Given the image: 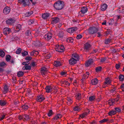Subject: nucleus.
<instances>
[{
	"instance_id": "obj_34",
	"label": "nucleus",
	"mask_w": 124,
	"mask_h": 124,
	"mask_svg": "<svg viewBox=\"0 0 124 124\" xmlns=\"http://www.w3.org/2000/svg\"><path fill=\"white\" fill-rule=\"evenodd\" d=\"M108 104L110 106L112 105L114 103V100H110L108 102Z\"/></svg>"
},
{
	"instance_id": "obj_39",
	"label": "nucleus",
	"mask_w": 124,
	"mask_h": 124,
	"mask_svg": "<svg viewBox=\"0 0 124 124\" xmlns=\"http://www.w3.org/2000/svg\"><path fill=\"white\" fill-rule=\"evenodd\" d=\"M118 11L119 13H124V7L120 8L118 9Z\"/></svg>"
},
{
	"instance_id": "obj_43",
	"label": "nucleus",
	"mask_w": 124,
	"mask_h": 124,
	"mask_svg": "<svg viewBox=\"0 0 124 124\" xmlns=\"http://www.w3.org/2000/svg\"><path fill=\"white\" fill-rule=\"evenodd\" d=\"M22 49L21 48H19L17 50L16 53V54H19L21 52Z\"/></svg>"
},
{
	"instance_id": "obj_46",
	"label": "nucleus",
	"mask_w": 124,
	"mask_h": 124,
	"mask_svg": "<svg viewBox=\"0 0 124 124\" xmlns=\"http://www.w3.org/2000/svg\"><path fill=\"white\" fill-rule=\"evenodd\" d=\"M111 40V39H105V43L106 44H108L110 42Z\"/></svg>"
},
{
	"instance_id": "obj_21",
	"label": "nucleus",
	"mask_w": 124,
	"mask_h": 124,
	"mask_svg": "<svg viewBox=\"0 0 124 124\" xmlns=\"http://www.w3.org/2000/svg\"><path fill=\"white\" fill-rule=\"evenodd\" d=\"M7 104V101L6 100H0V105L1 106H5Z\"/></svg>"
},
{
	"instance_id": "obj_35",
	"label": "nucleus",
	"mask_w": 124,
	"mask_h": 124,
	"mask_svg": "<svg viewBox=\"0 0 124 124\" xmlns=\"http://www.w3.org/2000/svg\"><path fill=\"white\" fill-rule=\"evenodd\" d=\"M4 91H3V93L5 94L8 91V86L6 85H5L4 88Z\"/></svg>"
},
{
	"instance_id": "obj_13",
	"label": "nucleus",
	"mask_w": 124,
	"mask_h": 124,
	"mask_svg": "<svg viewBox=\"0 0 124 124\" xmlns=\"http://www.w3.org/2000/svg\"><path fill=\"white\" fill-rule=\"evenodd\" d=\"M93 59H89L85 64V65L86 67L89 66L90 65L93 63Z\"/></svg>"
},
{
	"instance_id": "obj_4",
	"label": "nucleus",
	"mask_w": 124,
	"mask_h": 124,
	"mask_svg": "<svg viewBox=\"0 0 124 124\" xmlns=\"http://www.w3.org/2000/svg\"><path fill=\"white\" fill-rule=\"evenodd\" d=\"M65 49L64 46L63 45H59L57 47L56 51L60 52H63Z\"/></svg>"
},
{
	"instance_id": "obj_38",
	"label": "nucleus",
	"mask_w": 124,
	"mask_h": 124,
	"mask_svg": "<svg viewBox=\"0 0 124 124\" xmlns=\"http://www.w3.org/2000/svg\"><path fill=\"white\" fill-rule=\"evenodd\" d=\"M11 56L9 55H7L6 57V59L7 62L9 61L11 59Z\"/></svg>"
},
{
	"instance_id": "obj_18",
	"label": "nucleus",
	"mask_w": 124,
	"mask_h": 124,
	"mask_svg": "<svg viewBox=\"0 0 124 124\" xmlns=\"http://www.w3.org/2000/svg\"><path fill=\"white\" fill-rule=\"evenodd\" d=\"M77 61H78L79 59V55L77 54H73L72 55V57Z\"/></svg>"
},
{
	"instance_id": "obj_24",
	"label": "nucleus",
	"mask_w": 124,
	"mask_h": 124,
	"mask_svg": "<svg viewBox=\"0 0 124 124\" xmlns=\"http://www.w3.org/2000/svg\"><path fill=\"white\" fill-rule=\"evenodd\" d=\"M75 97L77 100H79L81 98V94L79 93H77L76 94Z\"/></svg>"
},
{
	"instance_id": "obj_37",
	"label": "nucleus",
	"mask_w": 124,
	"mask_h": 124,
	"mask_svg": "<svg viewBox=\"0 0 124 124\" xmlns=\"http://www.w3.org/2000/svg\"><path fill=\"white\" fill-rule=\"evenodd\" d=\"M119 78L120 81H123L124 79V76L123 75H120L119 76Z\"/></svg>"
},
{
	"instance_id": "obj_32",
	"label": "nucleus",
	"mask_w": 124,
	"mask_h": 124,
	"mask_svg": "<svg viewBox=\"0 0 124 124\" xmlns=\"http://www.w3.org/2000/svg\"><path fill=\"white\" fill-rule=\"evenodd\" d=\"M88 114V113L87 112H85L83 113L82 114L80 115V117H81V118H83L86 116Z\"/></svg>"
},
{
	"instance_id": "obj_59",
	"label": "nucleus",
	"mask_w": 124,
	"mask_h": 124,
	"mask_svg": "<svg viewBox=\"0 0 124 124\" xmlns=\"http://www.w3.org/2000/svg\"><path fill=\"white\" fill-rule=\"evenodd\" d=\"M114 22V20L113 19H111L110 21V22L109 23V25H112Z\"/></svg>"
},
{
	"instance_id": "obj_27",
	"label": "nucleus",
	"mask_w": 124,
	"mask_h": 124,
	"mask_svg": "<svg viewBox=\"0 0 124 124\" xmlns=\"http://www.w3.org/2000/svg\"><path fill=\"white\" fill-rule=\"evenodd\" d=\"M33 13V11H31L30 12H27L25 14V16L26 17H29L32 15Z\"/></svg>"
},
{
	"instance_id": "obj_8",
	"label": "nucleus",
	"mask_w": 124,
	"mask_h": 124,
	"mask_svg": "<svg viewBox=\"0 0 124 124\" xmlns=\"http://www.w3.org/2000/svg\"><path fill=\"white\" fill-rule=\"evenodd\" d=\"M52 33H49L46 34L45 36V38L46 40H49L52 38Z\"/></svg>"
},
{
	"instance_id": "obj_51",
	"label": "nucleus",
	"mask_w": 124,
	"mask_h": 124,
	"mask_svg": "<svg viewBox=\"0 0 124 124\" xmlns=\"http://www.w3.org/2000/svg\"><path fill=\"white\" fill-rule=\"evenodd\" d=\"M32 58L30 56H26L25 58V59L26 61H30L31 60Z\"/></svg>"
},
{
	"instance_id": "obj_50",
	"label": "nucleus",
	"mask_w": 124,
	"mask_h": 124,
	"mask_svg": "<svg viewBox=\"0 0 124 124\" xmlns=\"http://www.w3.org/2000/svg\"><path fill=\"white\" fill-rule=\"evenodd\" d=\"M115 111H116V112H120L121 111V109L119 108L116 107L115 108Z\"/></svg>"
},
{
	"instance_id": "obj_57",
	"label": "nucleus",
	"mask_w": 124,
	"mask_h": 124,
	"mask_svg": "<svg viewBox=\"0 0 124 124\" xmlns=\"http://www.w3.org/2000/svg\"><path fill=\"white\" fill-rule=\"evenodd\" d=\"M82 37V35L80 34H79L77 35L76 37V38L78 39H81Z\"/></svg>"
},
{
	"instance_id": "obj_53",
	"label": "nucleus",
	"mask_w": 124,
	"mask_h": 124,
	"mask_svg": "<svg viewBox=\"0 0 124 124\" xmlns=\"http://www.w3.org/2000/svg\"><path fill=\"white\" fill-rule=\"evenodd\" d=\"M26 68V70H30L31 69V66L30 65H26V67H25Z\"/></svg>"
},
{
	"instance_id": "obj_54",
	"label": "nucleus",
	"mask_w": 124,
	"mask_h": 124,
	"mask_svg": "<svg viewBox=\"0 0 124 124\" xmlns=\"http://www.w3.org/2000/svg\"><path fill=\"white\" fill-rule=\"evenodd\" d=\"M110 92L111 93H115L116 92V89L115 88H113L110 90Z\"/></svg>"
},
{
	"instance_id": "obj_16",
	"label": "nucleus",
	"mask_w": 124,
	"mask_h": 124,
	"mask_svg": "<svg viewBox=\"0 0 124 124\" xmlns=\"http://www.w3.org/2000/svg\"><path fill=\"white\" fill-rule=\"evenodd\" d=\"M59 18L58 17H54L52 18V22L53 23H56L59 21Z\"/></svg>"
},
{
	"instance_id": "obj_62",
	"label": "nucleus",
	"mask_w": 124,
	"mask_h": 124,
	"mask_svg": "<svg viewBox=\"0 0 124 124\" xmlns=\"http://www.w3.org/2000/svg\"><path fill=\"white\" fill-rule=\"evenodd\" d=\"M53 90H54V92L55 93H57L58 91V90L56 89V87L54 86L53 87Z\"/></svg>"
},
{
	"instance_id": "obj_1",
	"label": "nucleus",
	"mask_w": 124,
	"mask_h": 124,
	"mask_svg": "<svg viewBox=\"0 0 124 124\" xmlns=\"http://www.w3.org/2000/svg\"><path fill=\"white\" fill-rule=\"evenodd\" d=\"M64 5V3L63 1H58L54 3V7L55 9L59 10L62 9Z\"/></svg>"
},
{
	"instance_id": "obj_20",
	"label": "nucleus",
	"mask_w": 124,
	"mask_h": 124,
	"mask_svg": "<svg viewBox=\"0 0 124 124\" xmlns=\"http://www.w3.org/2000/svg\"><path fill=\"white\" fill-rule=\"evenodd\" d=\"M50 15L49 13H45L42 15V17L43 19H45L48 18Z\"/></svg>"
},
{
	"instance_id": "obj_45",
	"label": "nucleus",
	"mask_w": 124,
	"mask_h": 124,
	"mask_svg": "<svg viewBox=\"0 0 124 124\" xmlns=\"http://www.w3.org/2000/svg\"><path fill=\"white\" fill-rule=\"evenodd\" d=\"M6 63L4 62H2L0 63V67H3L6 66Z\"/></svg>"
},
{
	"instance_id": "obj_40",
	"label": "nucleus",
	"mask_w": 124,
	"mask_h": 124,
	"mask_svg": "<svg viewBox=\"0 0 124 124\" xmlns=\"http://www.w3.org/2000/svg\"><path fill=\"white\" fill-rule=\"evenodd\" d=\"M53 112L52 110H50L47 113V115L48 116L50 117L53 114Z\"/></svg>"
},
{
	"instance_id": "obj_36",
	"label": "nucleus",
	"mask_w": 124,
	"mask_h": 124,
	"mask_svg": "<svg viewBox=\"0 0 124 124\" xmlns=\"http://www.w3.org/2000/svg\"><path fill=\"white\" fill-rule=\"evenodd\" d=\"M109 121V119H107L104 118L101 121H100L99 122L101 123H103L105 122H107Z\"/></svg>"
},
{
	"instance_id": "obj_17",
	"label": "nucleus",
	"mask_w": 124,
	"mask_h": 124,
	"mask_svg": "<svg viewBox=\"0 0 124 124\" xmlns=\"http://www.w3.org/2000/svg\"><path fill=\"white\" fill-rule=\"evenodd\" d=\"M37 100L39 102H41L45 99V98L42 95H39L37 96Z\"/></svg>"
},
{
	"instance_id": "obj_58",
	"label": "nucleus",
	"mask_w": 124,
	"mask_h": 124,
	"mask_svg": "<svg viewBox=\"0 0 124 124\" xmlns=\"http://www.w3.org/2000/svg\"><path fill=\"white\" fill-rule=\"evenodd\" d=\"M106 59V57H104L103 58H102L101 59V62H104L105 60Z\"/></svg>"
},
{
	"instance_id": "obj_64",
	"label": "nucleus",
	"mask_w": 124,
	"mask_h": 124,
	"mask_svg": "<svg viewBox=\"0 0 124 124\" xmlns=\"http://www.w3.org/2000/svg\"><path fill=\"white\" fill-rule=\"evenodd\" d=\"M60 74L62 76L65 75L66 74V72L65 71H62L60 73Z\"/></svg>"
},
{
	"instance_id": "obj_9",
	"label": "nucleus",
	"mask_w": 124,
	"mask_h": 124,
	"mask_svg": "<svg viewBox=\"0 0 124 124\" xmlns=\"http://www.w3.org/2000/svg\"><path fill=\"white\" fill-rule=\"evenodd\" d=\"M91 45L88 43H86L85 45L84 49L86 51H89L91 48Z\"/></svg>"
},
{
	"instance_id": "obj_60",
	"label": "nucleus",
	"mask_w": 124,
	"mask_h": 124,
	"mask_svg": "<svg viewBox=\"0 0 124 124\" xmlns=\"http://www.w3.org/2000/svg\"><path fill=\"white\" fill-rule=\"evenodd\" d=\"M97 34L98 35L97 36L99 37H100L102 35V33L101 32H98Z\"/></svg>"
},
{
	"instance_id": "obj_44",
	"label": "nucleus",
	"mask_w": 124,
	"mask_h": 124,
	"mask_svg": "<svg viewBox=\"0 0 124 124\" xmlns=\"http://www.w3.org/2000/svg\"><path fill=\"white\" fill-rule=\"evenodd\" d=\"M34 23V21L33 20L30 19L28 21V23L29 24L31 25L33 23Z\"/></svg>"
},
{
	"instance_id": "obj_14",
	"label": "nucleus",
	"mask_w": 124,
	"mask_h": 124,
	"mask_svg": "<svg viewBox=\"0 0 124 124\" xmlns=\"http://www.w3.org/2000/svg\"><path fill=\"white\" fill-rule=\"evenodd\" d=\"M88 10V9L86 7H83L81 10V13L83 14H85L86 13Z\"/></svg>"
},
{
	"instance_id": "obj_7",
	"label": "nucleus",
	"mask_w": 124,
	"mask_h": 124,
	"mask_svg": "<svg viewBox=\"0 0 124 124\" xmlns=\"http://www.w3.org/2000/svg\"><path fill=\"white\" fill-rule=\"evenodd\" d=\"M15 22V20L12 18H9L7 20L6 22V23L8 25H11L12 24Z\"/></svg>"
},
{
	"instance_id": "obj_19",
	"label": "nucleus",
	"mask_w": 124,
	"mask_h": 124,
	"mask_svg": "<svg viewBox=\"0 0 124 124\" xmlns=\"http://www.w3.org/2000/svg\"><path fill=\"white\" fill-rule=\"evenodd\" d=\"M108 5L106 4L105 3L102 5L101 7V10L102 11H104L106 10L108 7Z\"/></svg>"
},
{
	"instance_id": "obj_12",
	"label": "nucleus",
	"mask_w": 124,
	"mask_h": 124,
	"mask_svg": "<svg viewBox=\"0 0 124 124\" xmlns=\"http://www.w3.org/2000/svg\"><path fill=\"white\" fill-rule=\"evenodd\" d=\"M53 87L51 86H47L45 88L46 92L47 93H50L53 91Z\"/></svg>"
},
{
	"instance_id": "obj_48",
	"label": "nucleus",
	"mask_w": 124,
	"mask_h": 124,
	"mask_svg": "<svg viewBox=\"0 0 124 124\" xmlns=\"http://www.w3.org/2000/svg\"><path fill=\"white\" fill-rule=\"evenodd\" d=\"M5 53L2 50L0 52V56L2 57H3L5 56Z\"/></svg>"
},
{
	"instance_id": "obj_63",
	"label": "nucleus",
	"mask_w": 124,
	"mask_h": 124,
	"mask_svg": "<svg viewBox=\"0 0 124 124\" xmlns=\"http://www.w3.org/2000/svg\"><path fill=\"white\" fill-rule=\"evenodd\" d=\"M47 70V69L45 67H43L41 68V70L42 71H45V72H46Z\"/></svg>"
},
{
	"instance_id": "obj_30",
	"label": "nucleus",
	"mask_w": 124,
	"mask_h": 124,
	"mask_svg": "<svg viewBox=\"0 0 124 124\" xmlns=\"http://www.w3.org/2000/svg\"><path fill=\"white\" fill-rule=\"evenodd\" d=\"M23 117L24 118V120H25L27 121L29 120L30 118L29 115H23Z\"/></svg>"
},
{
	"instance_id": "obj_25",
	"label": "nucleus",
	"mask_w": 124,
	"mask_h": 124,
	"mask_svg": "<svg viewBox=\"0 0 124 124\" xmlns=\"http://www.w3.org/2000/svg\"><path fill=\"white\" fill-rule=\"evenodd\" d=\"M111 82L109 78H105L104 82L105 84L107 85H109L111 83Z\"/></svg>"
},
{
	"instance_id": "obj_5",
	"label": "nucleus",
	"mask_w": 124,
	"mask_h": 124,
	"mask_svg": "<svg viewBox=\"0 0 124 124\" xmlns=\"http://www.w3.org/2000/svg\"><path fill=\"white\" fill-rule=\"evenodd\" d=\"M11 8L8 6L5 7L3 9V13L5 14H8L10 12Z\"/></svg>"
},
{
	"instance_id": "obj_15",
	"label": "nucleus",
	"mask_w": 124,
	"mask_h": 124,
	"mask_svg": "<svg viewBox=\"0 0 124 124\" xmlns=\"http://www.w3.org/2000/svg\"><path fill=\"white\" fill-rule=\"evenodd\" d=\"M21 25L20 24H17L16 25V30H15V32H17L19 31L21 28Z\"/></svg>"
},
{
	"instance_id": "obj_56",
	"label": "nucleus",
	"mask_w": 124,
	"mask_h": 124,
	"mask_svg": "<svg viewBox=\"0 0 124 124\" xmlns=\"http://www.w3.org/2000/svg\"><path fill=\"white\" fill-rule=\"evenodd\" d=\"M63 83H63L65 85H67L69 86L70 84L67 81H64Z\"/></svg>"
},
{
	"instance_id": "obj_29",
	"label": "nucleus",
	"mask_w": 124,
	"mask_h": 124,
	"mask_svg": "<svg viewBox=\"0 0 124 124\" xmlns=\"http://www.w3.org/2000/svg\"><path fill=\"white\" fill-rule=\"evenodd\" d=\"M116 114V111L114 110H112L110 111L108 113V114L110 116L114 115Z\"/></svg>"
},
{
	"instance_id": "obj_61",
	"label": "nucleus",
	"mask_w": 124,
	"mask_h": 124,
	"mask_svg": "<svg viewBox=\"0 0 124 124\" xmlns=\"http://www.w3.org/2000/svg\"><path fill=\"white\" fill-rule=\"evenodd\" d=\"M120 88L123 91H124V84L121 85L120 86Z\"/></svg>"
},
{
	"instance_id": "obj_52",
	"label": "nucleus",
	"mask_w": 124,
	"mask_h": 124,
	"mask_svg": "<svg viewBox=\"0 0 124 124\" xmlns=\"http://www.w3.org/2000/svg\"><path fill=\"white\" fill-rule=\"evenodd\" d=\"M22 54L23 56H25L28 55V52L27 51H24V52H22Z\"/></svg>"
},
{
	"instance_id": "obj_33",
	"label": "nucleus",
	"mask_w": 124,
	"mask_h": 124,
	"mask_svg": "<svg viewBox=\"0 0 124 124\" xmlns=\"http://www.w3.org/2000/svg\"><path fill=\"white\" fill-rule=\"evenodd\" d=\"M95 99V97L94 96H92L89 98V100L90 101H92L94 100Z\"/></svg>"
},
{
	"instance_id": "obj_10",
	"label": "nucleus",
	"mask_w": 124,
	"mask_h": 124,
	"mask_svg": "<svg viewBox=\"0 0 124 124\" xmlns=\"http://www.w3.org/2000/svg\"><path fill=\"white\" fill-rule=\"evenodd\" d=\"M77 29V27H72L68 29L67 30V31L69 33H73L74 31H76Z\"/></svg>"
},
{
	"instance_id": "obj_6",
	"label": "nucleus",
	"mask_w": 124,
	"mask_h": 124,
	"mask_svg": "<svg viewBox=\"0 0 124 124\" xmlns=\"http://www.w3.org/2000/svg\"><path fill=\"white\" fill-rule=\"evenodd\" d=\"M3 33L5 35L9 34L11 31V29L8 28H5L3 30Z\"/></svg>"
},
{
	"instance_id": "obj_28",
	"label": "nucleus",
	"mask_w": 124,
	"mask_h": 124,
	"mask_svg": "<svg viewBox=\"0 0 124 124\" xmlns=\"http://www.w3.org/2000/svg\"><path fill=\"white\" fill-rule=\"evenodd\" d=\"M67 100L69 102H67V104L69 105H70L71 104H72L73 101L72 99L70 97H67Z\"/></svg>"
},
{
	"instance_id": "obj_23",
	"label": "nucleus",
	"mask_w": 124,
	"mask_h": 124,
	"mask_svg": "<svg viewBox=\"0 0 124 124\" xmlns=\"http://www.w3.org/2000/svg\"><path fill=\"white\" fill-rule=\"evenodd\" d=\"M98 82V80L97 78L93 79L91 81V83L93 85H95Z\"/></svg>"
},
{
	"instance_id": "obj_2",
	"label": "nucleus",
	"mask_w": 124,
	"mask_h": 124,
	"mask_svg": "<svg viewBox=\"0 0 124 124\" xmlns=\"http://www.w3.org/2000/svg\"><path fill=\"white\" fill-rule=\"evenodd\" d=\"M98 28L93 27L90 28L89 29V32L90 34H93L98 32Z\"/></svg>"
},
{
	"instance_id": "obj_26",
	"label": "nucleus",
	"mask_w": 124,
	"mask_h": 124,
	"mask_svg": "<svg viewBox=\"0 0 124 124\" xmlns=\"http://www.w3.org/2000/svg\"><path fill=\"white\" fill-rule=\"evenodd\" d=\"M54 65L56 67H58L60 66L61 65V62L59 61H56L54 62Z\"/></svg>"
},
{
	"instance_id": "obj_22",
	"label": "nucleus",
	"mask_w": 124,
	"mask_h": 124,
	"mask_svg": "<svg viewBox=\"0 0 124 124\" xmlns=\"http://www.w3.org/2000/svg\"><path fill=\"white\" fill-rule=\"evenodd\" d=\"M64 32L63 31H59L58 34V35L59 37L60 38H62L64 36Z\"/></svg>"
},
{
	"instance_id": "obj_55",
	"label": "nucleus",
	"mask_w": 124,
	"mask_h": 124,
	"mask_svg": "<svg viewBox=\"0 0 124 124\" xmlns=\"http://www.w3.org/2000/svg\"><path fill=\"white\" fill-rule=\"evenodd\" d=\"M67 41L68 42L72 43L73 42V39L72 38H70L67 39Z\"/></svg>"
},
{
	"instance_id": "obj_42",
	"label": "nucleus",
	"mask_w": 124,
	"mask_h": 124,
	"mask_svg": "<svg viewBox=\"0 0 124 124\" xmlns=\"http://www.w3.org/2000/svg\"><path fill=\"white\" fill-rule=\"evenodd\" d=\"M28 106L26 104H25L22 106V108L24 110H26L28 108Z\"/></svg>"
},
{
	"instance_id": "obj_3",
	"label": "nucleus",
	"mask_w": 124,
	"mask_h": 124,
	"mask_svg": "<svg viewBox=\"0 0 124 124\" xmlns=\"http://www.w3.org/2000/svg\"><path fill=\"white\" fill-rule=\"evenodd\" d=\"M19 3L23 4L24 6L30 4L29 0H19Z\"/></svg>"
},
{
	"instance_id": "obj_31",
	"label": "nucleus",
	"mask_w": 124,
	"mask_h": 124,
	"mask_svg": "<svg viewBox=\"0 0 124 124\" xmlns=\"http://www.w3.org/2000/svg\"><path fill=\"white\" fill-rule=\"evenodd\" d=\"M23 74V72L21 71H19L17 73V75L18 77L22 76Z\"/></svg>"
},
{
	"instance_id": "obj_41",
	"label": "nucleus",
	"mask_w": 124,
	"mask_h": 124,
	"mask_svg": "<svg viewBox=\"0 0 124 124\" xmlns=\"http://www.w3.org/2000/svg\"><path fill=\"white\" fill-rule=\"evenodd\" d=\"M102 69V67L100 66L96 67L95 69V71L96 72H98L101 70Z\"/></svg>"
},
{
	"instance_id": "obj_11",
	"label": "nucleus",
	"mask_w": 124,
	"mask_h": 124,
	"mask_svg": "<svg viewBox=\"0 0 124 124\" xmlns=\"http://www.w3.org/2000/svg\"><path fill=\"white\" fill-rule=\"evenodd\" d=\"M77 62V61L75 59L73 58H71L69 60V62L70 65H74L76 64Z\"/></svg>"
},
{
	"instance_id": "obj_49",
	"label": "nucleus",
	"mask_w": 124,
	"mask_h": 124,
	"mask_svg": "<svg viewBox=\"0 0 124 124\" xmlns=\"http://www.w3.org/2000/svg\"><path fill=\"white\" fill-rule=\"evenodd\" d=\"M80 109L79 107L77 106L73 108V110L74 111H78Z\"/></svg>"
},
{
	"instance_id": "obj_47",
	"label": "nucleus",
	"mask_w": 124,
	"mask_h": 124,
	"mask_svg": "<svg viewBox=\"0 0 124 124\" xmlns=\"http://www.w3.org/2000/svg\"><path fill=\"white\" fill-rule=\"evenodd\" d=\"M31 32L30 31L28 30L25 33L26 36H29L31 35Z\"/></svg>"
}]
</instances>
